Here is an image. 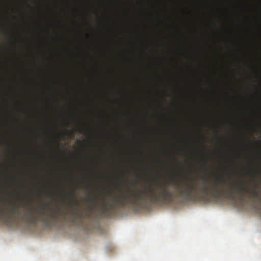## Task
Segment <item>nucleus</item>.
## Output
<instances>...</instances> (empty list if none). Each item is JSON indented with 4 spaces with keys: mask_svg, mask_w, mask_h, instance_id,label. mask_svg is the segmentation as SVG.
Wrapping results in <instances>:
<instances>
[{
    "mask_svg": "<svg viewBox=\"0 0 261 261\" xmlns=\"http://www.w3.org/2000/svg\"><path fill=\"white\" fill-rule=\"evenodd\" d=\"M76 189H74L72 192L68 194H67L65 191H64L62 193V196L63 197H65V196H68L70 199L69 201H68V203L67 204V206L69 210H71L74 211L77 215H80V212L78 211L76 206H79V202L77 200L76 198H75V192Z\"/></svg>",
    "mask_w": 261,
    "mask_h": 261,
    "instance_id": "nucleus-4",
    "label": "nucleus"
},
{
    "mask_svg": "<svg viewBox=\"0 0 261 261\" xmlns=\"http://www.w3.org/2000/svg\"><path fill=\"white\" fill-rule=\"evenodd\" d=\"M48 194H49V195H50L51 196H53V194H52L51 192H48Z\"/></svg>",
    "mask_w": 261,
    "mask_h": 261,
    "instance_id": "nucleus-7",
    "label": "nucleus"
},
{
    "mask_svg": "<svg viewBox=\"0 0 261 261\" xmlns=\"http://www.w3.org/2000/svg\"><path fill=\"white\" fill-rule=\"evenodd\" d=\"M203 163L204 165H206V160H203Z\"/></svg>",
    "mask_w": 261,
    "mask_h": 261,
    "instance_id": "nucleus-6",
    "label": "nucleus"
},
{
    "mask_svg": "<svg viewBox=\"0 0 261 261\" xmlns=\"http://www.w3.org/2000/svg\"><path fill=\"white\" fill-rule=\"evenodd\" d=\"M68 213H63L60 206L56 209H51L49 204L46 203L42 204V208L35 207L28 208L24 215V217L29 223L33 224L36 221L43 222H49L50 219L57 220L59 216H65Z\"/></svg>",
    "mask_w": 261,
    "mask_h": 261,
    "instance_id": "nucleus-2",
    "label": "nucleus"
},
{
    "mask_svg": "<svg viewBox=\"0 0 261 261\" xmlns=\"http://www.w3.org/2000/svg\"><path fill=\"white\" fill-rule=\"evenodd\" d=\"M70 134H71V135H73V133L72 132H70Z\"/></svg>",
    "mask_w": 261,
    "mask_h": 261,
    "instance_id": "nucleus-8",
    "label": "nucleus"
},
{
    "mask_svg": "<svg viewBox=\"0 0 261 261\" xmlns=\"http://www.w3.org/2000/svg\"><path fill=\"white\" fill-rule=\"evenodd\" d=\"M202 183L197 185L194 182H185L183 186V198L190 199L197 197L201 200H207L208 196L218 199L221 197L222 192L226 197L231 200H236V193L239 197L243 199L244 195L247 194L250 198H258L260 194L258 190L259 185L255 184L251 189L245 185L243 180H240L237 185L232 182L226 184V180L222 176L217 177L211 185L207 184V179L205 177L201 178Z\"/></svg>",
    "mask_w": 261,
    "mask_h": 261,
    "instance_id": "nucleus-1",
    "label": "nucleus"
},
{
    "mask_svg": "<svg viewBox=\"0 0 261 261\" xmlns=\"http://www.w3.org/2000/svg\"><path fill=\"white\" fill-rule=\"evenodd\" d=\"M7 208L0 207V215L5 216L10 219L18 218L20 213V206L16 202H10Z\"/></svg>",
    "mask_w": 261,
    "mask_h": 261,
    "instance_id": "nucleus-3",
    "label": "nucleus"
},
{
    "mask_svg": "<svg viewBox=\"0 0 261 261\" xmlns=\"http://www.w3.org/2000/svg\"><path fill=\"white\" fill-rule=\"evenodd\" d=\"M89 200L90 203L88 206V209L90 212H92L94 208H97L98 206V202L96 197L93 194H89Z\"/></svg>",
    "mask_w": 261,
    "mask_h": 261,
    "instance_id": "nucleus-5",
    "label": "nucleus"
}]
</instances>
